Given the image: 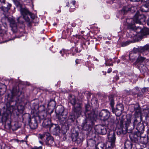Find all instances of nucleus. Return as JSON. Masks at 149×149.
<instances>
[{
  "label": "nucleus",
  "mask_w": 149,
  "mask_h": 149,
  "mask_svg": "<svg viewBox=\"0 0 149 149\" xmlns=\"http://www.w3.org/2000/svg\"><path fill=\"white\" fill-rule=\"evenodd\" d=\"M109 122L108 126L110 127L111 129L114 128V126L113 125L114 123V120L113 118H109L108 119ZM108 138L109 142H110L113 144H114L116 138L114 132L112 130H110L109 133L107 135Z\"/></svg>",
  "instance_id": "obj_1"
},
{
  "label": "nucleus",
  "mask_w": 149,
  "mask_h": 149,
  "mask_svg": "<svg viewBox=\"0 0 149 149\" xmlns=\"http://www.w3.org/2000/svg\"><path fill=\"white\" fill-rule=\"evenodd\" d=\"M132 28H134V30L135 31L136 34L135 38H137V40H139L141 39L142 37L147 35L148 32L145 29H143L141 27H136L134 25L132 26Z\"/></svg>",
  "instance_id": "obj_2"
},
{
  "label": "nucleus",
  "mask_w": 149,
  "mask_h": 149,
  "mask_svg": "<svg viewBox=\"0 0 149 149\" xmlns=\"http://www.w3.org/2000/svg\"><path fill=\"white\" fill-rule=\"evenodd\" d=\"M148 61L149 60L148 59L142 56H139L137 58L135 63L137 65L139 69L143 70L145 68L146 65Z\"/></svg>",
  "instance_id": "obj_3"
},
{
  "label": "nucleus",
  "mask_w": 149,
  "mask_h": 149,
  "mask_svg": "<svg viewBox=\"0 0 149 149\" xmlns=\"http://www.w3.org/2000/svg\"><path fill=\"white\" fill-rule=\"evenodd\" d=\"M81 107L80 105L78 107H75L74 106L72 108L73 113L69 116L70 119L72 121L74 120L76 118H78L81 114Z\"/></svg>",
  "instance_id": "obj_4"
},
{
  "label": "nucleus",
  "mask_w": 149,
  "mask_h": 149,
  "mask_svg": "<svg viewBox=\"0 0 149 149\" xmlns=\"http://www.w3.org/2000/svg\"><path fill=\"white\" fill-rule=\"evenodd\" d=\"M146 19L145 16L142 13L137 11L133 19V20L136 23L141 24L142 22H144Z\"/></svg>",
  "instance_id": "obj_5"
},
{
  "label": "nucleus",
  "mask_w": 149,
  "mask_h": 149,
  "mask_svg": "<svg viewBox=\"0 0 149 149\" xmlns=\"http://www.w3.org/2000/svg\"><path fill=\"white\" fill-rule=\"evenodd\" d=\"M133 120V126L136 128L138 131L140 133H142L144 130V125L141 122H138V121L135 117L134 118Z\"/></svg>",
  "instance_id": "obj_6"
},
{
  "label": "nucleus",
  "mask_w": 149,
  "mask_h": 149,
  "mask_svg": "<svg viewBox=\"0 0 149 149\" xmlns=\"http://www.w3.org/2000/svg\"><path fill=\"white\" fill-rule=\"evenodd\" d=\"M110 114L109 112L107 110L103 109L100 112L99 117L101 120H106L109 118Z\"/></svg>",
  "instance_id": "obj_7"
},
{
  "label": "nucleus",
  "mask_w": 149,
  "mask_h": 149,
  "mask_svg": "<svg viewBox=\"0 0 149 149\" xmlns=\"http://www.w3.org/2000/svg\"><path fill=\"white\" fill-rule=\"evenodd\" d=\"M46 114L45 113L40 117L41 119H44L42 123V125L43 127H49V129H50L52 127L51 121L49 119L46 118Z\"/></svg>",
  "instance_id": "obj_8"
},
{
  "label": "nucleus",
  "mask_w": 149,
  "mask_h": 149,
  "mask_svg": "<svg viewBox=\"0 0 149 149\" xmlns=\"http://www.w3.org/2000/svg\"><path fill=\"white\" fill-rule=\"evenodd\" d=\"M95 130L98 134L102 135L105 134L107 132L106 127L100 125L96 126Z\"/></svg>",
  "instance_id": "obj_9"
},
{
  "label": "nucleus",
  "mask_w": 149,
  "mask_h": 149,
  "mask_svg": "<svg viewBox=\"0 0 149 149\" xmlns=\"http://www.w3.org/2000/svg\"><path fill=\"white\" fill-rule=\"evenodd\" d=\"M8 22L10 23V26L12 31L13 32H16L17 30V24L13 18H8Z\"/></svg>",
  "instance_id": "obj_10"
},
{
  "label": "nucleus",
  "mask_w": 149,
  "mask_h": 149,
  "mask_svg": "<svg viewBox=\"0 0 149 149\" xmlns=\"http://www.w3.org/2000/svg\"><path fill=\"white\" fill-rule=\"evenodd\" d=\"M56 111L59 115L63 116V118H64L66 117V116L67 114V113L64 110L63 107L62 106H57L56 109Z\"/></svg>",
  "instance_id": "obj_11"
},
{
  "label": "nucleus",
  "mask_w": 149,
  "mask_h": 149,
  "mask_svg": "<svg viewBox=\"0 0 149 149\" xmlns=\"http://www.w3.org/2000/svg\"><path fill=\"white\" fill-rule=\"evenodd\" d=\"M69 100L71 104L74 106L75 105L77 104V106H76L75 107H78L79 106V104L81 107V103L78 100L76 99L74 95H72L69 97Z\"/></svg>",
  "instance_id": "obj_12"
},
{
  "label": "nucleus",
  "mask_w": 149,
  "mask_h": 149,
  "mask_svg": "<svg viewBox=\"0 0 149 149\" xmlns=\"http://www.w3.org/2000/svg\"><path fill=\"white\" fill-rule=\"evenodd\" d=\"M46 143L49 145L52 144L54 142V140L53 138L50 135V133L48 132H46Z\"/></svg>",
  "instance_id": "obj_13"
},
{
  "label": "nucleus",
  "mask_w": 149,
  "mask_h": 149,
  "mask_svg": "<svg viewBox=\"0 0 149 149\" xmlns=\"http://www.w3.org/2000/svg\"><path fill=\"white\" fill-rule=\"evenodd\" d=\"M95 141L93 139H91L88 140L87 141V147L89 149H95Z\"/></svg>",
  "instance_id": "obj_14"
},
{
  "label": "nucleus",
  "mask_w": 149,
  "mask_h": 149,
  "mask_svg": "<svg viewBox=\"0 0 149 149\" xmlns=\"http://www.w3.org/2000/svg\"><path fill=\"white\" fill-rule=\"evenodd\" d=\"M33 119V120H29V124L31 128L35 129L37 127L38 125L35 119L34 118Z\"/></svg>",
  "instance_id": "obj_15"
},
{
  "label": "nucleus",
  "mask_w": 149,
  "mask_h": 149,
  "mask_svg": "<svg viewBox=\"0 0 149 149\" xmlns=\"http://www.w3.org/2000/svg\"><path fill=\"white\" fill-rule=\"evenodd\" d=\"M73 135H75L74 136H72V139L73 141H76L78 143H79L82 141V138L79 137L78 133H76Z\"/></svg>",
  "instance_id": "obj_16"
},
{
  "label": "nucleus",
  "mask_w": 149,
  "mask_h": 149,
  "mask_svg": "<svg viewBox=\"0 0 149 149\" xmlns=\"http://www.w3.org/2000/svg\"><path fill=\"white\" fill-rule=\"evenodd\" d=\"M136 6L132 7L131 8L128 7H124L123 8L121 11V12L123 15H124L128 11L131 10H134V9H136ZM136 10H134V12Z\"/></svg>",
  "instance_id": "obj_17"
},
{
  "label": "nucleus",
  "mask_w": 149,
  "mask_h": 149,
  "mask_svg": "<svg viewBox=\"0 0 149 149\" xmlns=\"http://www.w3.org/2000/svg\"><path fill=\"white\" fill-rule=\"evenodd\" d=\"M149 50V44H148L143 47L141 50L142 54L144 55H147L148 53Z\"/></svg>",
  "instance_id": "obj_18"
},
{
  "label": "nucleus",
  "mask_w": 149,
  "mask_h": 149,
  "mask_svg": "<svg viewBox=\"0 0 149 149\" xmlns=\"http://www.w3.org/2000/svg\"><path fill=\"white\" fill-rule=\"evenodd\" d=\"M124 107L122 104H118L117 105L116 108V112H118L119 115L122 113V112L123 110Z\"/></svg>",
  "instance_id": "obj_19"
},
{
  "label": "nucleus",
  "mask_w": 149,
  "mask_h": 149,
  "mask_svg": "<svg viewBox=\"0 0 149 149\" xmlns=\"http://www.w3.org/2000/svg\"><path fill=\"white\" fill-rule=\"evenodd\" d=\"M70 33V29H67L66 30L63 31L62 33V37L63 39L66 38Z\"/></svg>",
  "instance_id": "obj_20"
},
{
  "label": "nucleus",
  "mask_w": 149,
  "mask_h": 149,
  "mask_svg": "<svg viewBox=\"0 0 149 149\" xmlns=\"http://www.w3.org/2000/svg\"><path fill=\"white\" fill-rule=\"evenodd\" d=\"M132 144L131 142L128 140L126 141L125 143V149H132Z\"/></svg>",
  "instance_id": "obj_21"
},
{
  "label": "nucleus",
  "mask_w": 149,
  "mask_h": 149,
  "mask_svg": "<svg viewBox=\"0 0 149 149\" xmlns=\"http://www.w3.org/2000/svg\"><path fill=\"white\" fill-rule=\"evenodd\" d=\"M20 12L22 15L23 16L24 18H25V15L29 14V10L25 8H21L20 10Z\"/></svg>",
  "instance_id": "obj_22"
},
{
  "label": "nucleus",
  "mask_w": 149,
  "mask_h": 149,
  "mask_svg": "<svg viewBox=\"0 0 149 149\" xmlns=\"http://www.w3.org/2000/svg\"><path fill=\"white\" fill-rule=\"evenodd\" d=\"M133 118L131 116L130 114H128L127 115L126 120L125 121V124L126 126L131 123V120Z\"/></svg>",
  "instance_id": "obj_23"
},
{
  "label": "nucleus",
  "mask_w": 149,
  "mask_h": 149,
  "mask_svg": "<svg viewBox=\"0 0 149 149\" xmlns=\"http://www.w3.org/2000/svg\"><path fill=\"white\" fill-rule=\"evenodd\" d=\"M140 10L142 12H147L149 11V6L148 5H143L140 8Z\"/></svg>",
  "instance_id": "obj_24"
},
{
  "label": "nucleus",
  "mask_w": 149,
  "mask_h": 149,
  "mask_svg": "<svg viewBox=\"0 0 149 149\" xmlns=\"http://www.w3.org/2000/svg\"><path fill=\"white\" fill-rule=\"evenodd\" d=\"M17 105V110L20 113H22L24 111V107L23 105L20 104Z\"/></svg>",
  "instance_id": "obj_25"
},
{
  "label": "nucleus",
  "mask_w": 149,
  "mask_h": 149,
  "mask_svg": "<svg viewBox=\"0 0 149 149\" xmlns=\"http://www.w3.org/2000/svg\"><path fill=\"white\" fill-rule=\"evenodd\" d=\"M105 147V144L101 142L97 144L95 149H104Z\"/></svg>",
  "instance_id": "obj_26"
},
{
  "label": "nucleus",
  "mask_w": 149,
  "mask_h": 149,
  "mask_svg": "<svg viewBox=\"0 0 149 149\" xmlns=\"http://www.w3.org/2000/svg\"><path fill=\"white\" fill-rule=\"evenodd\" d=\"M55 127H54L53 130L54 134L57 135L59 134L60 133V129L59 126L55 125Z\"/></svg>",
  "instance_id": "obj_27"
},
{
  "label": "nucleus",
  "mask_w": 149,
  "mask_h": 149,
  "mask_svg": "<svg viewBox=\"0 0 149 149\" xmlns=\"http://www.w3.org/2000/svg\"><path fill=\"white\" fill-rule=\"evenodd\" d=\"M56 102L54 100H51L48 102L47 104V107H54L56 106Z\"/></svg>",
  "instance_id": "obj_28"
},
{
  "label": "nucleus",
  "mask_w": 149,
  "mask_h": 149,
  "mask_svg": "<svg viewBox=\"0 0 149 149\" xmlns=\"http://www.w3.org/2000/svg\"><path fill=\"white\" fill-rule=\"evenodd\" d=\"M114 146V144H113L110 142H107L105 147V149H113Z\"/></svg>",
  "instance_id": "obj_29"
},
{
  "label": "nucleus",
  "mask_w": 149,
  "mask_h": 149,
  "mask_svg": "<svg viewBox=\"0 0 149 149\" xmlns=\"http://www.w3.org/2000/svg\"><path fill=\"white\" fill-rule=\"evenodd\" d=\"M11 6V4L10 3H8L7 7L2 6V9L3 11L5 12H8L10 10V8Z\"/></svg>",
  "instance_id": "obj_30"
},
{
  "label": "nucleus",
  "mask_w": 149,
  "mask_h": 149,
  "mask_svg": "<svg viewBox=\"0 0 149 149\" xmlns=\"http://www.w3.org/2000/svg\"><path fill=\"white\" fill-rule=\"evenodd\" d=\"M8 115H6L5 114H4L2 117V121L3 122H5L8 118L10 117H8Z\"/></svg>",
  "instance_id": "obj_31"
},
{
  "label": "nucleus",
  "mask_w": 149,
  "mask_h": 149,
  "mask_svg": "<svg viewBox=\"0 0 149 149\" xmlns=\"http://www.w3.org/2000/svg\"><path fill=\"white\" fill-rule=\"evenodd\" d=\"M45 137H46V133H45L43 134H39L38 135V137L39 139H41L42 141L43 140L44 138Z\"/></svg>",
  "instance_id": "obj_32"
},
{
  "label": "nucleus",
  "mask_w": 149,
  "mask_h": 149,
  "mask_svg": "<svg viewBox=\"0 0 149 149\" xmlns=\"http://www.w3.org/2000/svg\"><path fill=\"white\" fill-rule=\"evenodd\" d=\"M123 120H120V122L117 124V126H120V128L122 129L123 127Z\"/></svg>",
  "instance_id": "obj_33"
},
{
  "label": "nucleus",
  "mask_w": 149,
  "mask_h": 149,
  "mask_svg": "<svg viewBox=\"0 0 149 149\" xmlns=\"http://www.w3.org/2000/svg\"><path fill=\"white\" fill-rule=\"evenodd\" d=\"M109 100L110 101V104L111 107L112 108L113 107L114 104V100L113 97H112L109 98Z\"/></svg>",
  "instance_id": "obj_34"
},
{
  "label": "nucleus",
  "mask_w": 149,
  "mask_h": 149,
  "mask_svg": "<svg viewBox=\"0 0 149 149\" xmlns=\"http://www.w3.org/2000/svg\"><path fill=\"white\" fill-rule=\"evenodd\" d=\"M23 19V18L22 17H19L17 18V21L18 23L23 24V21L22 20Z\"/></svg>",
  "instance_id": "obj_35"
},
{
  "label": "nucleus",
  "mask_w": 149,
  "mask_h": 149,
  "mask_svg": "<svg viewBox=\"0 0 149 149\" xmlns=\"http://www.w3.org/2000/svg\"><path fill=\"white\" fill-rule=\"evenodd\" d=\"M112 61V59H110L108 60V61H106V63H105V64L106 66L108 65V66H110V65H113V63L111 62V63H109V62H111Z\"/></svg>",
  "instance_id": "obj_36"
},
{
  "label": "nucleus",
  "mask_w": 149,
  "mask_h": 149,
  "mask_svg": "<svg viewBox=\"0 0 149 149\" xmlns=\"http://www.w3.org/2000/svg\"><path fill=\"white\" fill-rule=\"evenodd\" d=\"M42 149V147L41 146H39L38 147L35 146L33 148H32L31 149Z\"/></svg>",
  "instance_id": "obj_37"
},
{
  "label": "nucleus",
  "mask_w": 149,
  "mask_h": 149,
  "mask_svg": "<svg viewBox=\"0 0 149 149\" xmlns=\"http://www.w3.org/2000/svg\"><path fill=\"white\" fill-rule=\"evenodd\" d=\"M60 53L62 54V56H63L64 54V50L61 51L60 52Z\"/></svg>",
  "instance_id": "obj_38"
},
{
  "label": "nucleus",
  "mask_w": 149,
  "mask_h": 149,
  "mask_svg": "<svg viewBox=\"0 0 149 149\" xmlns=\"http://www.w3.org/2000/svg\"><path fill=\"white\" fill-rule=\"evenodd\" d=\"M76 1H73L71 2V3H72L73 5L74 6L75 4Z\"/></svg>",
  "instance_id": "obj_39"
},
{
  "label": "nucleus",
  "mask_w": 149,
  "mask_h": 149,
  "mask_svg": "<svg viewBox=\"0 0 149 149\" xmlns=\"http://www.w3.org/2000/svg\"><path fill=\"white\" fill-rule=\"evenodd\" d=\"M112 71V70L111 68H109L107 71V72L108 73H110Z\"/></svg>",
  "instance_id": "obj_40"
},
{
  "label": "nucleus",
  "mask_w": 149,
  "mask_h": 149,
  "mask_svg": "<svg viewBox=\"0 0 149 149\" xmlns=\"http://www.w3.org/2000/svg\"><path fill=\"white\" fill-rule=\"evenodd\" d=\"M146 90H147V88H143L142 89V92H145L146 91Z\"/></svg>",
  "instance_id": "obj_41"
},
{
  "label": "nucleus",
  "mask_w": 149,
  "mask_h": 149,
  "mask_svg": "<svg viewBox=\"0 0 149 149\" xmlns=\"http://www.w3.org/2000/svg\"><path fill=\"white\" fill-rule=\"evenodd\" d=\"M5 0H0V2L1 3H5Z\"/></svg>",
  "instance_id": "obj_42"
},
{
  "label": "nucleus",
  "mask_w": 149,
  "mask_h": 149,
  "mask_svg": "<svg viewBox=\"0 0 149 149\" xmlns=\"http://www.w3.org/2000/svg\"><path fill=\"white\" fill-rule=\"evenodd\" d=\"M141 149H148V148L147 147L145 146L143 148H141Z\"/></svg>",
  "instance_id": "obj_43"
},
{
  "label": "nucleus",
  "mask_w": 149,
  "mask_h": 149,
  "mask_svg": "<svg viewBox=\"0 0 149 149\" xmlns=\"http://www.w3.org/2000/svg\"><path fill=\"white\" fill-rule=\"evenodd\" d=\"M140 0H131V1H132L136 2V1H139Z\"/></svg>",
  "instance_id": "obj_44"
},
{
  "label": "nucleus",
  "mask_w": 149,
  "mask_h": 149,
  "mask_svg": "<svg viewBox=\"0 0 149 149\" xmlns=\"http://www.w3.org/2000/svg\"><path fill=\"white\" fill-rule=\"evenodd\" d=\"M11 93H12V95L13 96H15V94H14L13 91H12L11 92Z\"/></svg>",
  "instance_id": "obj_45"
},
{
  "label": "nucleus",
  "mask_w": 149,
  "mask_h": 149,
  "mask_svg": "<svg viewBox=\"0 0 149 149\" xmlns=\"http://www.w3.org/2000/svg\"><path fill=\"white\" fill-rule=\"evenodd\" d=\"M79 36H79L77 35V36H76L75 37V38H79Z\"/></svg>",
  "instance_id": "obj_46"
},
{
  "label": "nucleus",
  "mask_w": 149,
  "mask_h": 149,
  "mask_svg": "<svg viewBox=\"0 0 149 149\" xmlns=\"http://www.w3.org/2000/svg\"><path fill=\"white\" fill-rule=\"evenodd\" d=\"M91 118V119L92 120H94L95 119V117H92V118Z\"/></svg>",
  "instance_id": "obj_47"
},
{
  "label": "nucleus",
  "mask_w": 149,
  "mask_h": 149,
  "mask_svg": "<svg viewBox=\"0 0 149 149\" xmlns=\"http://www.w3.org/2000/svg\"><path fill=\"white\" fill-rule=\"evenodd\" d=\"M126 43H125L123 44V46H126V45L125 44Z\"/></svg>",
  "instance_id": "obj_48"
},
{
  "label": "nucleus",
  "mask_w": 149,
  "mask_h": 149,
  "mask_svg": "<svg viewBox=\"0 0 149 149\" xmlns=\"http://www.w3.org/2000/svg\"><path fill=\"white\" fill-rule=\"evenodd\" d=\"M39 142L41 143V144H42V142L40 141H39Z\"/></svg>",
  "instance_id": "obj_49"
},
{
  "label": "nucleus",
  "mask_w": 149,
  "mask_h": 149,
  "mask_svg": "<svg viewBox=\"0 0 149 149\" xmlns=\"http://www.w3.org/2000/svg\"><path fill=\"white\" fill-rule=\"evenodd\" d=\"M78 61V60H76L75 61L76 63H77V61Z\"/></svg>",
  "instance_id": "obj_50"
},
{
  "label": "nucleus",
  "mask_w": 149,
  "mask_h": 149,
  "mask_svg": "<svg viewBox=\"0 0 149 149\" xmlns=\"http://www.w3.org/2000/svg\"><path fill=\"white\" fill-rule=\"evenodd\" d=\"M148 24L149 25V20L148 21Z\"/></svg>",
  "instance_id": "obj_51"
},
{
  "label": "nucleus",
  "mask_w": 149,
  "mask_h": 149,
  "mask_svg": "<svg viewBox=\"0 0 149 149\" xmlns=\"http://www.w3.org/2000/svg\"><path fill=\"white\" fill-rule=\"evenodd\" d=\"M139 113L140 114L141 113V112L140 111H139Z\"/></svg>",
  "instance_id": "obj_52"
},
{
  "label": "nucleus",
  "mask_w": 149,
  "mask_h": 149,
  "mask_svg": "<svg viewBox=\"0 0 149 149\" xmlns=\"http://www.w3.org/2000/svg\"><path fill=\"white\" fill-rule=\"evenodd\" d=\"M72 149H78L76 148H72Z\"/></svg>",
  "instance_id": "obj_53"
},
{
  "label": "nucleus",
  "mask_w": 149,
  "mask_h": 149,
  "mask_svg": "<svg viewBox=\"0 0 149 149\" xmlns=\"http://www.w3.org/2000/svg\"><path fill=\"white\" fill-rule=\"evenodd\" d=\"M26 20H27V21H28L29 20V18H27Z\"/></svg>",
  "instance_id": "obj_54"
},
{
  "label": "nucleus",
  "mask_w": 149,
  "mask_h": 149,
  "mask_svg": "<svg viewBox=\"0 0 149 149\" xmlns=\"http://www.w3.org/2000/svg\"><path fill=\"white\" fill-rule=\"evenodd\" d=\"M79 52V51L78 50H77L76 51V52Z\"/></svg>",
  "instance_id": "obj_55"
},
{
  "label": "nucleus",
  "mask_w": 149,
  "mask_h": 149,
  "mask_svg": "<svg viewBox=\"0 0 149 149\" xmlns=\"http://www.w3.org/2000/svg\"><path fill=\"white\" fill-rule=\"evenodd\" d=\"M120 61H118V63Z\"/></svg>",
  "instance_id": "obj_56"
},
{
  "label": "nucleus",
  "mask_w": 149,
  "mask_h": 149,
  "mask_svg": "<svg viewBox=\"0 0 149 149\" xmlns=\"http://www.w3.org/2000/svg\"><path fill=\"white\" fill-rule=\"evenodd\" d=\"M59 12H60V10H59Z\"/></svg>",
  "instance_id": "obj_57"
},
{
  "label": "nucleus",
  "mask_w": 149,
  "mask_h": 149,
  "mask_svg": "<svg viewBox=\"0 0 149 149\" xmlns=\"http://www.w3.org/2000/svg\"><path fill=\"white\" fill-rule=\"evenodd\" d=\"M95 60H97V59H95Z\"/></svg>",
  "instance_id": "obj_58"
},
{
  "label": "nucleus",
  "mask_w": 149,
  "mask_h": 149,
  "mask_svg": "<svg viewBox=\"0 0 149 149\" xmlns=\"http://www.w3.org/2000/svg\"><path fill=\"white\" fill-rule=\"evenodd\" d=\"M148 149H149V148H148Z\"/></svg>",
  "instance_id": "obj_59"
}]
</instances>
